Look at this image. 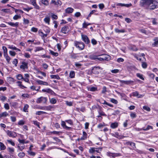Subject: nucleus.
I'll use <instances>...</instances> for the list:
<instances>
[{
	"label": "nucleus",
	"mask_w": 158,
	"mask_h": 158,
	"mask_svg": "<svg viewBox=\"0 0 158 158\" xmlns=\"http://www.w3.org/2000/svg\"><path fill=\"white\" fill-rule=\"evenodd\" d=\"M50 52L51 54L55 56H56L58 55V54L57 53L55 52L52 51H50Z\"/></svg>",
	"instance_id": "52"
},
{
	"label": "nucleus",
	"mask_w": 158,
	"mask_h": 158,
	"mask_svg": "<svg viewBox=\"0 0 158 158\" xmlns=\"http://www.w3.org/2000/svg\"><path fill=\"white\" fill-rule=\"evenodd\" d=\"M152 2V0H141L140 2V5L149 9L150 4Z\"/></svg>",
	"instance_id": "1"
},
{
	"label": "nucleus",
	"mask_w": 158,
	"mask_h": 158,
	"mask_svg": "<svg viewBox=\"0 0 158 158\" xmlns=\"http://www.w3.org/2000/svg\"><path fill=\"white\" fill-rule=\"evenodd\" d=\"M39 35L41 36L42 38H45L47 36V34H44L42 32L40 31H39Z\"/></svg>",
	"instance_id": "28"
},
{
	"label": "nucleus",
	"mask_w": 158,
	"mask_h": 158,
	"mask_svg": "<svg viewBox=\"0 0 158 158\" xmlns=\"http://www.w3.org/2000/svg\"><path fill=\"white\" fill-rule=\"evenodd\" d=\"M103 60L108 61L110 59V56L106 54L102 55Z\"/></svg>",
	"instance_id": "15"
},
{
	"label": "nucleus",
	"mask_w": 158,
	"mask_h": 158,
	"mask_svg": "<svg viewBox=\"0 0 158 158\" xmlns=\"http://www.w3.org/2000/svg\"><path fill=\"white\" fill-rule=\"evenodd\" d=\"M142 66L143 68L145 69L147 67V64L146 62H143L142 63Z\"/></svg>",
	"instance_id": "53"
},
{
	"label": "nucleus",
	"mask_w": 158,
	"mask_h": 158,
	"mask_svg": "<svg viewBox=\"0 0 158 158\" xmlns=\"http://www.w3.org/2000/svg\"><path fill=\"white\" fill-rule=\"evenodd\" d=\"M124 145H130L134 149L136 148L135 144V143L130 141H128L124 143Z\"/></svg>",
	"instance_id": "7"
},
{
	"label": "nucleus",
	"mask_w": 158,
	"mask_h": 158,
	"mask_svg": "<svg viewBox=\"0 0 158 158\" xmlns=\"http://www.w3.org/2000/svg\"><path fill=\"white\" fill-rule=\"evenodd\" d=\"M17 83L18 84V86L20 87L21 88H22L23 87L26 88V87L23 86L22 85L21 83L22 82L20 81H18L17 82Z\"/></svg>",
	"instance_id": "48"
},
{
	"label": "nucleus",
	"mask_w": 158,
	"mask_h": 158,
	"mask_svg": "<svg viewBox=\"0 0 158 158\" xmlns=\"http://www.w3.org/2000/svg\"><path fill=\"white\" fill-rule=\"evenodd\" d=\"M75 45L81 50L84 49L85 47V44L82 42H76L75 43Z\"/></svg>",
	"instance_id": "2"
},
{
	"label": "nucleus",
	"mask_w": 158,
	"mask_h": 158,
	"mask_svg": "<svg viewBox=\"0 0 158 158\" xmlns=\"http://www.w3.org/2000/svg\"><path fill=\"white\" fill-rule=\"evenodd\" d=\"M0 149L1 150H4L6 148V147L4 144L0 142Z\"/></svg>",
	"instance_id": "29"
},
{
	"label": "nucleus",
	"mask_w": 158,
	"mask_h": 158,
	"mask_svg": "<svg viewBox=\"0 0 158 158\" xmlns=\"http://www.w3.org/2000/svg\"><path fill=\"white\" fill-rule=\"evenodd\" d=\"M7 141L10 143L12 146H14L15 145V143L13 142L11 140H8Z\"/></svg>",
	"instance_id": "64"
},
{
	"label": "nucleus",
	"mask_w": 158,
	"mask_h": 158,
	"mask_svg": "<svg viewBox=\"0 0 158 158\" xmlns=\"http://www.w3.org/2000/svg\"><path fill=\"white\" fill-rule=\"evenodd\" d=\"M8 115V114L6 112H4L2 113H0V118L6 117Z\"/></svg>",
	"instance_id": "26"
},
{
	"label": "nucleus",
	"mask_w": 158,
	"mask_h": 158,
	"mask_svg": "<svg viewBox=\"0 0 158 158\" xmlns=\"http://www.w3.org/2000/svg\"><path fill=\"white\" fill-rule=\"evenodd\" d=\"M132 94L133 96L137 97L138 98H140L142 97V95L139 94L138 92L137 91L133 92Z\"/></svg>",
	"instance_id": "18"
},
{
	"label": "nucleus",
	"mask_w": 158,
	"mask_h": 158,
	"mask_svg": "<svg viewBox=\"0 0 158 158\" xmlns=\"http://www.w3.org/2000/svg\"><path fill=\"white\" fill-rule=\"evenodd\" d=\"M68 27V26H64L61 29V31L62 33L66 34L67 31V29Z\"/></svg>",
	"instance_id": "21"
},
{
	"label": "nucleus",
	"mask_w": 158,
	"mask_h": 158,
	"mask_svg": "<svg viewBox=\"0 0 158 158\" xmlns=\"http://www.w3.org/2000/svg\"><path fill=\"white\" fill-rule=\"evenodd\" d=\"M21 17L20 15H16L13 17V19L14 20H16L20 18Z\"/></svg>",
	"instance_id": "45"
},
{
	"label": "nucleus",
	"mask_w": 158,
	"mask_h": 158,
	"mask_svg": "<svg viewBox=\"0 0 158 158\" xmlns=\"http://www.w3.org/2000/svg\"><path fill=\"white\" fill-rule=\"evenodd\" d=\"M31 3L32 5L34 7L37 9H39L40 8V6L36 4V0H31Z\"/></svg>",
	"instance_id": "9"
},
{
	"label": "nucleus",
	"mask_w": 158,
	"mask_h": 158,
	"mask_svg": "<svg viewBox=\"0 0 158 158\" xmlns=\"http://www.w3.org/2000/svg\"><path fill=\"white\" fill-rule=\"evenodd\" d=\"M100 68L99 67H94L92 69L91 73L95 74H98L99 73Z\"/></svg>",
	"instance_id": "6"
},
{
	"label": "nucleus",
	"mask_w": 158,
	"mask_h": 158,
	"mask_svg": "<svg viewBox=\"0 0 158 158\" xmlns=\"http://www.w3.org/2000/svg\"><path fill=\"white\" fill-rule=\"evenodd\" d=\"M31 31L35 32H36L38 31V29L35 27H33L31 28Z\"/></svg>",
	"instance_id": "58"
},
{
	"label": "nucleus",
	"mask_w": 158,
	"mask_h": 158,
	"mask_svg": "<svg viewBox=\"0 0 158 158\" xmlns=\"http://www.w3.org/2000/svg\"><path fill=\"white\" fill-rule=\"evenodd\" d=\"M8 151L11 154H13L14 151V149L13 148L8 147L7 148Z\"/></svg>",
	"instance_id": "31"
},
{
	"label": "nucleus",
	"mask_w": 158,
	"mask_h": 158,
	"mask_svg": "<svg viewBox=\"0 0 158 158\" xmlns=\"http://www.w3.org/2000/svg\"><path fill=\"white\" fill-rule=\"evenodd\" d=\"M41 2L42 4L45 6H47L48 4V0H41Z\"/></svg>",
	"instance_id": "32"
},
{
	"label": "nucleus",
	"mask_w": 158,
	"mask_h": 158,
	"mask_svg": "<svg viewBox=\"0 0 158 158\" xmlns=\"http://www.w3.org/2000/svg\"><path fill=\"white\" fill-rule=\"evenodd\" d=\"M8 80L10 82V83H13L15 81V80L13 78L10 77H8Z\"/></svg>",
	"instance_id": "46"
},
{
	"label": "nucleus",
	"mask_w": 158,
	"mask_h": 158,
	"mask_svg": "<svg viewBox=\"0 0 158 158\" xmlns=\"http://www.w3.org/2000/svg\"><path fill=\"white\" fill-rule=\"evenodd\" d=\"M50 101L51 103L54 104L56 102V100L54 98H52L50 99Z\"/></svg>",
	"instance_id": "40"
},
{
	"label": "nucleus",
	"mask_w": 158,
	"mask_h": 158,
	"mask_svg": "<svg viewBox=\"0 0 158 158\" xmlns=\"http://www.w3.org/2000/svg\"><path fill=\"white\" fill-rule=\"evenodd\" d=\"M4 107L6 110H8L10 109L9 104L7 103H6L5 104L4 106Z\"/></svg>",
	"instance_id": "55"
},
{
	"label": "nucleus",
	"mask_w": 158,
	"mask_h": 158,
	"mask_svg": "<svg viewBox=\"0 0 158 158\" xmlns=\"http://www.w3.org/2000/svg\"><path fill=\"white\" fill-rule=\"evenodd\" d=\"M75 76V72L74 71H71L69 73V77L71 78H73Z\"/></svg>",
	"instance_id": "34"
},
{
	"label": "nucleus",
	"mask_w": 158,
	"mask_h": 158,
	"mask_svg": "<svg viewBox=\"0 0 158 158\" xmlns=\"http://www.w3.org/2000/svg\"><path fill=\"white\" fill-rule=\"evenodd\" d=\"M47 101V99L46 98L41 97L37 99L36 102L37 103H46Z\"/></svg>",
	"instance_id": "3"
},
{
	"label": "nucleus",
	"mask_w": 158,
	"mask_h": 158,
	"mask_svg": "<svg viewBox=\"0 0 158 158\" xmlns=\"http://www.w3.org/2000/svg\"><path fill=\"white\" fill-rule=\"evenodd\" d=\"M18 156L20 157H22L25 156V154L24 152H20L18 154Z\"/></svg>",
	"instance_id": "51"
},
{
	"label": "nucleus",
	"mask_w": 158,
	"mask_h": 158,
	"mask_svg": "<svg viewBox=\"0 0 158 158\" xmlns=\"http://www.w3.org/2000/svg\"><path fill=\"white\" fill-rule=\"evenodd\" d=\"M24 56L25 57L29 58L31 56L28 53H25L24 54Z\"/></svg>",
	"instance_id": "54"
},
{
	"label": "nucleus",
	"mask_w": 158,
	"mask_h": 158,
	"mask_svg": "<svg viewBox=\"0 0 158 158\" xmlns=\"http://www.w3.org/2000/svg\"><path fill=\"white\" fill-rule=\"evenodd\" d=\"M81 36L82 40L83 41L85 44H88L90 43V40L87 35L82 34Z\"/></svg>",
	"instance_id": "5"
},
{
	"label": "nucleus",
	"mask_w": 158,
	"mask_h": 158,
	"mask_svg": "<svg viewBox=\"0 0 158 158\" xmlns=\"http://www.w3.org/2000/svg\"><path fill=\"white\" fill-rule=\"evenodd\" d=\"M139 31L142 33H143L145 34H147V31L144 29H139Z\"/></svg>",
	"instance_id": "63"
},
{
	"label": "nucleus",
	"mask_w": 158,
	"mask_h": 158,
	"mask_svg": "<svg viewBox=\"0 0 158 158\" xmlns=\"http://www.w3.org/2000/svg\"><path fill=\"white\" fill-rule=\"evenodd\" d=\"M91 42L94 45H96L97 44V41L94 39H92L91 40Z\"/></svg>",
	"instance_id": "44"
},
{
	"label": "nucleus",
	"mask_w": 158,
	"mask_h": 158,
	"mask_svg": "<svg viewBox=\"0 0 158 158\" xmlns=\"http://www.w3.org/2000/svg\"><path fill=\"white\" fill-rule=\"evenodd\" d=\"M28 107H29V106L28 105H27V104L25 105L24 106V108H23V111L25 112H28L27 110H28Z\"/></svg>",
	"instance_id": "36"
},
{
	"label": "nucleus",
	"mask_w": 158,
	"mask_h": 158,
	"mask_svg": "<svg viewBox=\"0 0 158 158\" xmlns=\"http://www.w3.org/2000/svg\"><path fill=\"white\" fill-rule=\"evenodd\" d=\"M9 53L10 55L12 56H15V55L16 53L15 52L10 51H9Z\"/></svg>",
	"instance_id": "62"
},
{
	"label": "nucleus",
	"mask_w": 158,
	"mask_h": 158,
	"mask_svg": "<svg viewBox=\"0 0 158 158\" xmlns=\"http://www.w3.org/2000/svg\"><path fill=\"white\" fill-rule=\"evenodd\" d=\"M59 0H52L51 3L54 5H58L59 4Z\"/></svg>",
	"instance_id": "35"
},
{
	"label": "nucleus",
	"mask_w": 158,
	"mask_h": 158,
	"mask_svg": "<svg viewBox=\"0 0 158 158\" xmlns=\"http://www.w3.org/2000/svg\"><path fill=\"white\" fill-rule=\"evenodd\" d=\"M118 126V123L117 122L112 123L110 125V127L113 128L114 129L117 127Z\"/></svg>",
	"instance_id": "19"
},
{
	"label": "nucleus",
	"mask_w": 158,
	"mask_h": 158,
	"mask_svg": "<svg viewBox=\"0 0 158 158\" xmlns=\"http://www.w3.org/2000/svg\"><path fill=\"white\" fill-rule=\"evenodd\" d=\"M155 42L152 45L154 46H157L158 45V39L157 38L154 39Z\"/></svg>",
	"instance_id": "37"
},
{
	"label": "nucleus",
	"mask_w": 158,
	"mask_h": 158,
	"mask_svg": "<svg viewBox=\"0 0 158 158\" xmlns=\"http://www.w3.org/2000/svg\"><path fill=\"white\" fill-rule=\"evenodd\" d=\"M119 81L120 82L122 83H123L126 85H130L131 84L134 82V81L129 80V81H123L122 80H119Z\"/></svg>",
	"instance_id": "12"
},
{
	"label": "nucleus",
	"mask_w": 158,
	"mask_h": 158,
	"mask_svg": "<svg viewBox=\"0 0 158 158\" xmlns=\"http://www.w3.org/2000/svg\"><path fill=\"white\" fill-rule=\"evenodd\" d=\"M87 134L85 132L83 131V135L80 139V140H84L87 138Z\"/></svg>",
	"instance_id": "17"
},
{
	"label": "nucleus",
	"mask_w": 158,
	"mask_h": 158,
	"mask_svg": "<svg viewBox=\"0 0 158 158\" xmlns=\"http://www.w3.org/2000/svg\"><path fill=\"white\" fill-rule=\"evenodd\" d=\"M110 101L113 103L117 104L118 102L117 100L114 98H111Z\"/></svg>",
	"instance_id": "49"
},
{
	"label": "nucleus",
	"mask_w": 158,
	"mask_h": 158,
	"mask_svg": "<svg viewBox=\"0 0 158 158\" xmlns=\"http://www.w3.org/2000/svg\"><path fill=\"white\" fill-rule=\"evenodd\" d=\"M44 21L46 23L49 24L50 21V18L49 16L47 15L44 19Z\"/></svg>",
	"instance_id": "20"
},
{
	"label": "nucleus",
	"mask_w": 158,
	"mask_h": 158,
	"mask_svg": "<svg viewBox=\"0 0 158 158\" xmlns=\"http://www.w3.org/2000/svg\"><path fill=\"white\" fill-rule=\"evenodd\" d=\"M152 20V24L153 25H156L158 24V23L157 22V19L155 18H152L151 19Z\"/></svg>",
	"instance_id": "25"
},
{
	"label": "nucleus",
	"mask_w": 158,
	"mask_h": 158,
	"mask_svg": "<svg viewBox=\"0 0 158 158\" xmlns=\"http://www.w3.org/2000/svg\"><path fill=\"white\" fill-rule=\"evenodd\" d=\"M20 68L23 70H25L26 69H27L28 63L25 62H22V64L20 66Z\"/></svg>",
	"instance_id": "8"
},
{
	"label": "nucleus",
	"mask_w": 158,
	"mask_h": 158,
	"mask_svg": "<svg viewBox=\"0 0 158 158\" xmlns=\"http://www.w3.org/2000/svg\"><path fill=\"white\" fill-rule=\"evenodd\" d=\"M74 10V9L71 7H68L65 10L66 13L68 14L72 13Z\"/></svg>",
	"instance_id": "16"
},
{
	"label": "nucleus",
	"mask_w": 158,
	"mask_h": 158,
	"mask_svg": "<svg viewBox=\"0 0 158 158\" xmlns=\"http://www.w3.org/2000/svg\"><path fill=\"white\" fill-rule=\"evenodd\" d=\"M42 91L44 92H47L51 95L55 94L54 92L50 89H44L42 90Z\"/></svg>",
	"instance_id": "10"
},
{
	"label": "nucleus",
	"mask_w": 158,
	"mask_h": 158,
	"mask_svg": "<svg viewBox=\"0 0 158 158\" xmlns=\"http://www.w3.org/2000/svg\"><path fill=\"white\" fill-rule=\"evenodd\" d=\"M50 15H52V17L53 19H56L57 18V16L54 14H52V13L50 14Z\"/></svg>",
	"instance_id": "60"
},
{
	"label": "nucleus",
	"mask_w": 158,
	"mask_h": 158,
	"mask_svg": "<svg viewBox=\"0 0 158 158\" xmlns=\"http://www.w3.org/2000/svg\"><path fill=\"white\" fill-rule=\"evenodd\" d=\"M0 100L3 102L5 101L6 99V97L3 96H0Z\"/></svg>",
	"instance_id": "57"
},
{
	"label": "nucleus",
	"mask_w": 158,
	"mask_h": 158,
	"mask_svg": "<svg viewBox=\"0 0 158 158\" xmlns=\"http://www.w3.org/2000/svg\"><path fill=\"white\" fill-rule=\"evenodd\" d=\"M150 129H153L152 127V126H150V125H148L146 128H143V129H140V130H143V131H148Z\"/></svg>",
	"instance_id": "27"
},
{
	"label": "nucleus",
	"mask_w": 158,
	"mask_h": 158,
	"mask_svg": "<svg viewBox=\"0 0 158 158\" xmlns=\"http://www.w3.org/2000/svg\"><path fill=\"white\" fill-rule=\"evenodd\" d=\"M136 115L135 113H132L130 114V116L132 118H134L136 117Z\"/></svg>",
	"instance_id": "50"
},
{
	"label": "nucleus",
	"mask_w": 158,
	"mask_h": 158,
	"mask_svg": "<svg viewBox=\"0 0 158 158\" xmlns=\"http://www.w3.org/2000/svg\"><path fill=\"white\" fill-rule=\"evenodd\" d=\"M67 46V41H65L64 43V45H63L62 44V46H61L60 45V51L61 50V48H63V49H64Z\"/></svg>",
	"instance_id": "23"
},
{
	"label": "nucleus",
	"mask_w": 158,
	"mask_h": 158,
	"mask_svg": "<svg viewBox=\"0 0 158 158\" xmlns=\"http://www.w3.org/2000/svg\"><path fill=\"white\" fill-rule=\"evenodd\" d=\"M50 77L52 78L57 79L59 78V77L58 75H51Z\"/></svg>",
	"instance_id": "42"
},
{
	"label": "nucleus",
	"mask_w": 158,
	"mask_h": 158,
	"mask_svg": "<svg viewBox=\"0 0 158 158\" xmlns=\"http://www.w3.org/2000/svg\"><path fill=\"white\" fill-rule=\"evenodd\" d=\"M99 102L102 104H107V102H106V101L102 99L101 100H100L99 101Z\"/></svg>",
	"instance_id": "61"
},
{
	"label": "nucleus",
	"mask_w": 158,
	"mask_h": 158,
	"mask_svg": "<svg viewBox=\"0 0 158 158\" xmlns=\"http://www.w3.org/2000/svg\"><path fill=\"white\" fill-rule=\"evenodd\" d=\"M18 147L21 151H22L24 148L25 145L23 144L21 145L20 144H19L18 145Z\"/></svg>",
	"instance_id": "22"
},
{
	"label": "nucleus",
	"mask_w": 158,
	"mask_h": 158,
	"mask_svg": "<svg viewBox=\"0 0 158 158\" xmlns=\"http://www.w3.org/2000/svg\"><path fill=\"white\" fill-rule=\"evenodd\" d=\"M6 132L7 135L10 137L15 138L17 136L16 133L14 131L7 130Z\"/></svg>",
	"instance_id": "4"
},
{
	"label": "nucleus",
	"mask_w": 158,
	"mask_h": 158,
	"mask_svg": "<svg viewBox=\"0 0 158 158\" xmlns=\"http://www.w3.org/2000/svg\"><path fill=\"white\" fill-rule=\"evenodd\" d=\"M36 82L40 85H48V83L45 81H44L40 80H36Z\"/></svg>",
	"instance_id": "11"
},
{
	"label": "nucleus",
	"mask_w": 158,
	"mask_h": 158,
	"mask_svg": "<svg viewBox=\"0 0 158 158\" xmlns=\"http://www.w3.org/2000/svg\"><path fill=\"white\" fill-rule=\"evenodd\" d=\"M115 31L116 33H124L125 32V31L124 29H122L121 30H119L117 28L115 29Z\"/></svg>",
	"instance_id": "24"
},
{
	"label": "nucleus",
	"mask_w": 158,
	"mask_h": 158,
	"mask_svg": "<svg viewBox=\"0 0 158 158\" xmlns=\"http://www.w3.org/2000/svg\"><path fill=\"white\" fill-rule=\"evenodd\" d=\"M95 148H91L89 150V152L91 153H93L95 152Z\"/></svg>",
	"instance_id": "59"
},
{
	"label": "nucleus",
	"mask_w": 158,
	"mask_h": 158,
	"mask_svg": "<svg viewBox=\"0 0 158 158\" xmlns=\"http://www.w3.org/2000/svg\"><path fill=\"white\" fill-rule=\"evenodd\" d=\"M33 123L34 124L36 125L39 128H40L39 123L36 121H33Z\"/></svg>",
	"instance_id": "56"
},
{
	"label": "nucleus",
	"mask_w": 158,
	"mask_h": 158,
	"mask_svg": "<svg viewBox=\"0 0 158 158\" xmlns=\"http://www.w3.org/2000/svg\"><path fill=\"white\" fill-rule=\"evenodd\" d=\"M44 49L43 48L41 47H35V52H36L37 51H40L41 50H43Z\"/></svg>",
	"instance_id": "33"
},
{
	"label": "nucleus",
	"mask_w": 158,
	"mask_h": 158,
	"mask_svg": "<svg viewBox=\"0 0 158 158\" xmlns=\"http://www.w3.org/2000/svg\"><path fill=\"white\" fill-rule=\"evenodd\" d=\"M6 23L9 25L13 27H17L19 25V23L18 22L14 23L11 22H6Z\"/></svg>",
	"instance_id": "13"
},
{
	"label": "nucleus",
	"mask_w": 158,
	"mask_h": 158,
	"mask_svg": "<svg viewBox=\"0 0 158 158\" xmlns=\"http://www.w3.org/2000/svg\"><path fill=\"white\" fill-rule=\"evenodd\" d=\"M61 125L64 129H65L67 130L70 131L72 129L71 127L66 126L65 122L64 121H62Z\"/></svg>",
	"instance_id": "14"
},
{
	"label": "nucleus",
	"mask_w": 158,
	"mask_h": 158,
	"mask_svg": "<svg viewBox=\"0 0 158 158\" xmlns=\"http://www.w3.org/2000/svg\"><path fill=\"white\" fill-rule=\"evenodd\" d=\"M89 58L91 60H96L98 58V56L90 55L89 56Z\"/></svg>",
	"instance_id": "39"
},
{
	"label": "nucleus",
	"mask_w": 158,
	"mask_h": 158,
	"mask_svg": "<svg viewBox=\"0 0 158 158\" xmlns=\"http://www.w3.org/2000/svg\"><path fill=\"white\" fill-rule=\"evenodd\" d=\"M16 77L19 80H21L23 79V77L21 74H18L16 76Z\"/></svg>",
	"instance_id": "41"
},
{
	"label": "nucleus",
	"mask_w": 158,
	"mask_h": 158,
	"mask_svg": "<svg viewBox=\"0 0 158 158\" xmlns=\"http://www.w3.org/2000/svg\"><path fill=\"white\" fill-rule=\"evenodd\" d=\"M12 63L15 65V66H17L18 63V60L16 59H14L12 62Z\"/></svg>",
	"instance_id": "38"
},
{
	"label": "nucleus",
	"mask_w": 158,
	"mask_h": 158,
	"mask_svg": "<svg viewBox=\"0 0 158 158\" xmlns=\"http://www.w3.org/2000/svg\"><path fill=\"white\" fill-rule=\"evenodd\" d=\"M97 90V88L94 87H92L89 89V90L91 91H95Z\"/></svg>",
	"instance_id": "43"
},
{
	"label": "nucleus",
	"mask_w": 158,
	"mask_h": 158,
	"mask_svg": "<svg viewBox=\"0 0 158 158\" xmlns=\"http://www.w3.org/2000/svg\"><path fill=\"white\" fill-rule=\"evenodd\" d=\"M143 109L148 111H150L151 110L150 108L147 106H143Z\"/></svg>",
	"instance_id": "47"
},
{
	"label": "nucleus",
	"mask_w": 158,
	"mask_h": 158,
	"mask_svg": "<svg viewBox=\"0 0 158 158\" xmlns=\"http://www.w3.org/2000/svg\"><path fill=\"white\" fill-rule=\"evenodd\" d=\"M136 75L137 77H139L140 79H141V80H144V78L143 77V75L139 73H137Z\"/></svg>",
	"instance_id": "30"
}]
</instances>
